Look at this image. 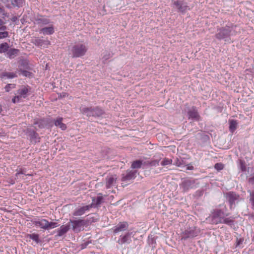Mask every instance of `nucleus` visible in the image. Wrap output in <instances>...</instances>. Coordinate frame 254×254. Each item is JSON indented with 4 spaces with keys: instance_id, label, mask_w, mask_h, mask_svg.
Returning <instances> with one entry per match:
<instances>
[{
    "instance_id": "1",
    "label": "nucleus",
    "mask_w": 254,
    "mask_h": 254,
    "mask_svg": "<svg viewBox=\"0 0 254 254\" xmlns=\"http://www.w3.org/2000/svg\"><path fill=\"white\" fill-rule=\"evenodd\" d=\"M235 34L233 27H225L218 30L215 37L218 40H224L225 42L230 43V37Z\"/></svg>"
},
{
    "instance_id": "2",
    "label": "nucleus",
    "mask_w": 254,
    "mask_h": 254,
    "mask_svg": "<svg viewBox=\"0 0 254 254\" xmlns=\"http://www.w3.org/2000/svg\"><path fill=\"white\" fill-rule=\"evenodd\" d=\"M88 50L87 46L83 43H76L70 48V54L73 58H78L83 56Z\"/></svg>"
},
{
    "instance_id": "3",
    "label": "nucleus",
    "mask_w": 254,
    "mask_h": 254,
    "mask_svg": "<svg viewBox=\"0 0 254 254\" xmlns=\"http://www.w3.org/2000/svg\"><path fill=\"white\" fill-rule=\"evenodd\" d=\"M229 215V214L226 212V207L221 209H216L211 213L212 220L215 224L220 223L223 219Z\"/></svg>"
},
{
    "instance_id": "4",
    "label": "nucleus",
    "mask_w": 254,
    "mask_h": 254,
    "mask_svg": "<svg viewBox=\"0 0 254 254\" xmlns=\"http://www.w3.org/2000/svg\"><path fill=\"white\" fill-rule=\"evenodd\" d=\"M81 112L83 114L89 117H99L104 113L103 111L98 107L95 108L83 107L81 109Z\"/></svg>"
},
{
    "instance_id": "5",
    "label": "nucleus",
    "mask_w": 254,
    "mask_h": 254,
    "mask_svg": "<svg viewBox=\"0 0 254 254\" xmlns=\"http://www.w3.org/2000/svg\"><path fill=\"white\" fill-rule=\"evenodd\" d=\"M199 230L195 227H190L186 229L182 233V239L187 240L197 236L199 233Z\"/></svg>"
},
{
    "instance_id": "6",
    "label": "nucleus",
    "mask_w": 254,
    "mask_h": 254,
    "mask_svg": "<svg viewBox=\"0 0 254 254\" xmlns=\"http://www.w3.org/2000/svg\"><path fill=\"white\" fill-rule=\"evenodd\" d=\"M173 7L178 12L185 13L189 10L187 3L183 0H176L172 1Z\"/></svg>"
},
{
    "instance_id": "7",
    "label": "nucleus",
    "mask_w": 254,
    "mask_h": 254,
    "mask_svg": "<svg viewBox=\"0 0 254 254\" xmlns=\"http://www.w3.org/2000/svg\"><path fill=\"white\" fill-rule=\"evenodd\" d=\"M135 234V232L134 231L128 232L126 233L124 235H121L120 236L118 243L120 245L123 244H129L132 241V238L134 237Z\"/></svg>"
},
{
    "instance_id": "8",
    "label": "nucleus",
    "mask_w": 254,
    "mask_h": 254,
    "mask_svg": "<svg viewBox=\"0 0 254 254\" xmlns=\"http://www.w3.org/2000/svg\"><path fill=\"white\" fill-rule=\"evenodd\" d=\"M225 196L226 199L229 202L231 209L234 207L235 204L239 201V195L234 192H228L226 193Z\"/></svg>"
},
{
    "instance_id": "9",
    "label": "nucleus",
    "mask_w": 254,
    "mask_h": 254,
    "mask_svg": "<svg viewBox=\"0 0 254 254\" xmlns=\"http://www.w3.org/2000/svg\"><path fill=\"white\" fill-rule=\"evenodd\" d=\"M69 223L71 224L72 230L75 232H79L83 230L85 224L84 220L82 219L70 220Z\"/></svg>"
},
{
    "instance_id": "10",
    "label": "nucleus",
    "mask_w": 254,
    "mask_h": 254,
    "mask_svg": "<svg viewBox=\"0 0 254 254\" xmlns=\"http://www.w3.org/2000/svg\"><path fill=\"white\" fill-rule=\"evenodd\" d=\"M137 171L128 170L125 173L122 174V181L125 183H129L135 179Z\"/></svg>"
},
{
    "instance_id": "11",
    "label": "nucleus",
    "mask_w": 254,
    "mask_h": 254,
    "mask_svg": "<svg viewBox=\"0 0 254 254\" xmlns=\"http://www.w3.org/2000/svg\"><path fill=\"white\" fill-rule=\"evenodd\" d=\"M32 43L35 46L41 48H47L50 44V42L49 40H43L38 37H35L32 39Z\"/></svg>"
},
{
    "instance_id": "12",
    "label": "nucleus",
    "mask_w": 254,
    "mask_h": 254,
    "mask_svg": "<svg viewBox=\"0 0 254 254\" xmlns=\"http://www.w3.org/2000/svg\"><path fill=\"white\" fill-rule=\"evenodd\" d=\"M194 184L195 182L193 180L185 179L182 181L180 186L183 191H187L190 189H192L194 187Z\"/></svg>"
},
{
    "instance_id": "13",
    "label": "nucleus",
    "mask_w": 254,
    "mask_h": 254,
    "mask_svg": "<svg viewBox=\"0 0 254 254\" xmlns=\"http://www.w3.org/2000/svg\"><path fill=\"white\" fill-rule=\"evenodd\" d=\"M30 89V87L28 86H22L17 90V94L21 99H24L29 95Z\"/></svg>"
},
{
    "instance_id": "14",
    "label": "nucleus",
    "mask_w": 254,
    "mask_h": 254,
    "mask_svg": "<svg viewBox=\"0 0 254 254\" xmlns=\"http://www.w3.org/2000/svg\"><path fill=\"white\" fill-rule=\"evenodd\" d=\"M128 226V225L127 222H120L113 228V231L115 233H118L120 232L125 231L127 229Z\"/></svg>"
},
{
    "instance_id": "15",
    "label": "nucleus",
    "mask_w": 254,
    "mask_h": 254,
    "mask_svg": "<svg viewBox=\"0 0 254 254\" xmlns=\"http://www.w3.org/2000/svg\"><path fill=\"white\" fill-rule=\"evenodd\" d=\"M33 223L35 226L40 228L44 230H47V220L45 219H41L38 220H34Z\"/></svg>"
},
{
    "instance_id": "16",
    "label": "nucleus",
    "mask_w": 254,
    "mask_h": 254,
    "mask_svg": "<svg viewBox=\"0 0 254 254\" xmlns=\"http://www.w3.org/2000/svg\"><path fill=\"white\" fill-rule=\"evenodd\" d=\"M71 227V224L70 223H67L65 225H63L61 226L58 230H57V235L59 237H61L66 234L68 230L70 229Z\"/></svg>"
},
{
    "instance_id": "17",
    "label": "nucleus",
    "mask_w": 254,
    "mask_h": 254,
    "mask_svg": "<svg viewBox=\"0 0 254 254\" xmlns=\"http://www.w3.org/2000/svg\"><path fill=\"white\" fill-rule=\"evenodd\" d=\"M92 205H87L77 209L73 213L74 216H81L84 214L86 211H88Z\"/></svg>"
},
{
    "instance_id": "18",
    "label": "nucleus",
    "mask_w": 254,
    "mask_h": 254,
    "mask_svg": "<svg viewBox=\"0 0 254 254\" xmlns=\"http://www.w3.org/2000/svg\"><path fill=\"white\" fill-rule=\"evenodd\" d=\"M3 4L8 8H10V0H0V14L3 16H7V13L4 12Z\"/></svg>"
},
{
    "instance_id": "19",
    "label": "nucleus",
    "mask_w": 254,
    "mask_h": 254,
    "mask_svg": "<svg viewBox=\"0 0 254 254\" xmlns=\"http://www.w3.org/2000/svg\"><path fill=\"white\" fill-rule=\"evenodd\" d=\"M106 187L109 189L115 186L117 178L116 176H109L106 179Z\"/></svg>"
},
{
    "instance_id": "20",
    "label": "nucleus",
    "mask_w": 254,
    "mask_h": 254,
    "mask_svg": "<svg viewBox=\"0 0 254 254\" xmlns=\"http://www.w3.org/2000/svg\"><path fill=\"white\" fill-rule=\"evenodd\" d=\"M189 118L193 121H198L199 116L195 108H192L188 112Z\"/></svg>"
},
{
    "instance_id": "21",
    "label": "nucleus",
    "mask_w": 254,
    "mask_h": 254,
    "mask_svg": "<svg viewBox=\"0 0 254 254\" xmlns=\"http://www.w3.org/2000/svg\"><path fill=\"white\" fill-rule=\"evenodd\" d=\"M39 32L44 35H51L54 32V27L52 24H50L49 26L41 28Z\"/></svg>"
},
{
    "instance_id": "22",
    "label": "nucleus",
    "mask_w": 254,
    "mask_h": 254,
    "mask_svg": "<svg viewBox=\"0 0 254 254\" xmlns=\"http://www.w3.org/2000/svg\"><path fill=\"white\" fill-rule=\"evenodd\" d=\"M27 171L25 168H20L19 169L16 170V173L15 175V180H18L19 178H21L22 179H24L23 177H21V175H24L26 176H32L31 174H26Z\"/></svg>"
},
{
    "instance_id": "23",
    "label": "nucleus",
    "mask_w": 254,
    "mask_h": 254,
    "mask_svg": "<svg viewBox=\"0 0 254 254\" xmlns=\"http://www.w3.org/2000/svg\"><path fill=\"white\" fill-rule=\"evenodd\" d=\"M25 3V0H10V8L11 7H22Z\"/></svg>"
},
{
    "instance_id": "24",
    "label": "nucleus",
    "mask_w": 254,
    "mask_h": 254,
    "mask_svg": "<svg viewBox=\"0 0 254 254\" xmlns=\"http://www.w3.org/2000/svg\"><path fill=\"white\" fill-rule=\"evenodd\" d=\"M16 76L15 73L11 72H3L0 74V77L3 79H12Z\"/></svg>"
},
{
    "instance_id": "25",
    "label": "nucleus",
    "mask_w": 254,
    "mask_h": 254,
    "mask_svg": "<svg viewBox=\"0 0 254 254\" xmlns=\"http://www.w3.org/2000/svg\"><path fill=\"white\" fill-rule=\"evenodd\" d=\"M146 162L142 160H136L133 161L131 164V168L139 169L145 165Z\"/></svg>"
},
{
    "instance_id": "26",
    "label": "nucleus",
    "mask_w": 254,
    "mask_h": 254,
    "mask_svg": "<svg viewBox=\"0 0 254 254\" xmlns=\"http://www.w3.org/2000/svg\"><path fill=\"white\" fill-rule=\"evenodd\" d=\"M63 120L62 118H58L55 121V125L64 130L66 128V126L65 124L62 123Z\"/></svg>"
},
{
    "instance_id": "27",
    "label": "nucleus",
    "mask_w": 254,
    "mask_h": 254,
    "mask_svg": "<svg viewBox=\"0 0 254 254\" xmlns=\"http://www.w3.org/2000/svg\"><path fill=\"white\" fill-rule=\"evenodd\" d=\"M103 200V198L102 196H98L96 198L92 199V203L90 205H92V207H95L100 205L102 202Z\"/></svg>"
},
{
    "instance_id": "28",
    "label": "nucleus",
    "mask_w": 254,
    "mask_h": 254,
    "mask_svg": "<svg viewBox=\"0 0 254 254\" xmlns=\"http://www.w3.org/2000/svg\"><path fill=\"white\" fill-rule=\"evenodd\" d=\"M229 122V130L232 133H233L237 128L238 122L237 121L234 120H230Z\"/></svg>"
},
{
    "instance_id": "29",
    "label": "nucleus",
    "mask_w": 254,
    "mask_h": 254,
    "mask_svg": "<svg viewBox=\"0 0 254 254\" xmlns=\"http://www.w3.org/2000/svg\"><path fill=\"white\" fill-rule=\"evenodd\" d=\"M18 52V50L12 48L10 49L9 50L8 49L6 54L8 57L12 59L17 55Z\"/></svg>"
},
{
    "instance_id": "30",
    "label": "nucleus",
    "mask_w": 254,
    "mask_h": 254,
    "mask_svg": "<svg viewBox=\"0 0 254 254\" xmlns=\"http://www.w3.org/2000/svg\"><path fill=\"white\" fill-rule=\"evenodd\" d=\"M174 164L180 167H183L186 166L185 160L182 158H176Z\"/></svg>"
},
{
    "instance_id": "31",
    "label": "nucleus",
    "mask_w": 254,
    "mask_h": 254,
    "mask_svg": "<svg viewBox=\"0 0 254 254\" xmlns=\"http://www.w3.org/2000/svg\"><path fill=\"white\" fill-rule=\"evenodd\" d=\"M234 218L233 217H230L228 218H226V217H225L223 219L221 223H224L231 226L234 224Z\"/></svg>"
},
{
    "instance_id": "32",
    "label": "nucleus",
    "mask_w": 254,
    "mask_h": 254,
    "mask_svg": "<svg viewBox=\"0 0 254 254\" xmlns=\"http://www.w3.org/2000/svg\"><path fill=\"white\" fill-rule=\"evenodd\" d=\"M27 237L35 241L37 244L39 243L40 242L39 235L37 234L32 233L30 234H28Z\"/></svg>"
},
{
    "instance_id": "33",
    "label": "nucleus",
    "mask_w": 254,
    "mask_h": 254,
    "mask_svg": "<svg viewBox=\"0 0 254 254\" xmlns=\"http://www.w3.org/2000/svg\"><path fill=\"white\" fill-rule=\"evenodd\" d=\"M9 45L7 43H3L0 44V53L7 52Z\"/></svg>"
},
{
    "instance_id": "34",
    "label": "nucleus",
    "mask_w": 254,
    "mask_h": 254,
    "mask_svg": "<svg viewBox=\"0 0 254 254\" xmlns=\"http://www.w3.org/2000/svg\"><path fill=\"white\" fill-rule=\"evenodd\" d=\"M250 193V202L252 205V207L254 209V191L249 190L248 191Z\"/></svg>"
},
{
    "instance_id": "35",
    "label": "nucleus",
    "mask_w": 254,
    "mask_h": 254,
    "mask_svg": "<svg viewBox=\"0 0 254 254\" xmlns=\"http://www.w3.org/2000/svg\"><path fill=\"white\" fill-rule=\"evenodd\" d=\"M59 226V225L57 222H49L47 220V230L52 229L56 228V227H58Z\"/></svg>"
},
{
    "instance_id": "36",
    "label": "nucleus",
    "mask_w": 254,
    "mask_h": 254,
    "mask_svg": "<svg viewBox=\"0 0 254 254\" xmlns=\"http://www.w3.org/2000/svg\"><path fill=\"white\" fill-rule=\"evenodd\" d=\"M38 23L42 25H48L51 23L49 19L46 18H42L38 19Z\"/></svg>"
},
{
    "instance_id": "37",
    "label": "nucleus",
    "mask_w": 254,
    "mask_h": 254,
    "mask_svg": "<svg viewBox=\"0 0 254 254\" xmlns=\"http://www.w3.org/2000/svg\"><path fill=\"white\" fill-rule=\"evenodd\" d=\"M172 163V160L171 159L165 158L163 159V160L161 162V165L162 166H167L168 165H171Z\"/></svg>"
},
{
    "instance_id": "38",
    "label": "nucleus",
    "mask_w": 254,
    "mask_h": 254,
    "mask_svg": "<svg viewBox=\"0 0 254 254\" xmlns=\"http://www.w3.org/2000/svg\"><path fill=\"white\" fill-rule=\"evenodd\" d=\"M145 165L149 166H156L159 165V160H155L151 161H147L145 162Z\"/></svg>"
},
{
    "instance_id": "39",
    "label": "nucleus",
    "mask_w": 254,
    "mask_h": 254,
    "mask_svg": "<svg viewBox=\"0 0 254 254\" xmlns=\"http://www.w3.org/2000/svg\"><path fill=\"white\" fill-rule=\"evenodd\" d=\"M29 136L32 139H35V141H37V140L39 139L38 138V134L34 131H30L29 133Z\"/></svg>"
},
{
    "instance_id": "40",
    "label": "nucleus",
    "mask_w": 254,
    "mask_h": 254,
    "mask_svg": "<svg viewBox=\"0 0 254 254\" xmlns=\"http://www.w3.org/2000/svg\"><path fill=\"white\" fill-rule=\"evenodd\" d=\"M15 87V84H8L5 87V90L6 92H9L11 89H13Z\"/></svg>"
},
{
    "instance_id": "41",
    "label": "nucleus",
    "mask_w": 254,
    "mask_h": 254,
    "mask_svg": "<svg viewBox=\"0 0 254 254\" xmlns=\"http://www.w3.org/2000/svg\"><path fill=\"white\" fill-rule=\"evenodd\" d=\"M214 168L218 171L221 170L224 168V165L221 163H216L215 165Z\"/></svg>"
},
{
    "instance_id": "42",
    "label": "nucleus",
    "mask_w": 254,
    "mask_h": 254,
    "mask_svg": "<svg viewBox=\"0 0 254 254\" xmlns=\"http://www.w3.org/2000/svg\"><path fill=\"white\" fill-rule=\"evenodd\" d=\"M8 37V33L7 31L0 32V39Z\"/></svg>"
},
{
    "instance_id": "43",
    "label": "nucleus",
    "mask_w": 254,
    "mask_h": 254,
    "mask_svg": "<svg viewBox=\"0 0 254 254\" xmlns=\"http://www.w3.org/2000/svg\"><path fill=\"white\" fill-rule=\"evenodd\" d=\"M21 99L20 97L17 95L12 99V101L13 103H15L18 102Z\"/></svg>"
},
{
    "instance_id": "44",
    "label": "nucleus",
    "mask_w": 254,
    "mask_h": 254,
    "mask_svg": "<svg viewBox=\"0 0 254 254\" xmlns=\"http://www.w3.org/2000/svg\"><path fill=\"white\" fill-rule=\"evenodd\" d=\"M249 183H250L252 184H254V176L252 177H251L249 179Z\"/></svg>"
},
{
    "instance_id": "45",
    "label": "nucleus",
    "mask_w": 254,
    "mask_h": 254,
    "mask_svg": "<svg viewBox=\"0 0 254 254\" xmlns=\"http://www.w3.org/2000/svg\"><path fill=\"white\" fill-rule=\"evenodd\" d=\"M193 169V167L191 165H189L187 167V170H192Z\"/></svg>"
},
{
    "instance_id": "46",
    "label": "nucleus",
    "mask_w": 254,
    "mask_h": 254,
    "mask_svg": "<svg viewBox=\"0 0 254 254\" xmlns=\"http://www.w3.org/2000/svg\"><path fill=\"white\" fill-rule=\"evenodd\" d=\"M6 27L5 26H3V25H1V26H0V30H1V31H4L6 29Z\"/></svg>"
},
{
    "instance_id": "47",
    "label": "nucleus",
    "mask_w": 254,
    "mask_h": 254,
    "mask_svg": "<svg viewBox=\"0 0 254 254\" xmlns=\"http://www.w3.org/2000/svg\"><path fill=\"white\" fill-rule=\"evenodd\" d=\"M242 242H243V241L241 239H239V240H237V246L240 245L241 244H242Z\"/></svg>"
},
{
    "instance_id": "48",
    "label": "nucleus",
    "mask_w": 254,
    "mask_h": 254,
    "mask_svg": "<svg viewBox=\"0 0 254 254\" xmlns=\"http://www.w3.org/2000/svg\"><path fill=\"white\" fill-rule=\"evenodd\" d=\"M23 73L26 76H28L29 74V72L26 71H24Z\"/></svg>"
},
{
    "instance_id": "49",
    "label": "nucleus",
    "mask_w": 254,
    "mask_h": 254,
    "mask_svg": "<svg viewBox=\"0 0 254 254\" xmlns=\"http://www.w3.org/2000/svg\"><path fill=\"white\" fill-rule=\"evenodd\" d=\"M17 19V18L16 16H14L12 18V21L15 22Z\"/></svg>"
},
{
    "instance_id": "50",
    "label": "nucleus",
    "mask_w": 254,
    "mask_h": 254,
    "mask_svg": "<svg viewBox=\"0 0 254 254\" xmlns=\"http://www.w3.org/2000/svg\"><path fill=\"white\" fill-rule=\"evenodd\" d=\"M4 23L2 19H0V26L2 25Z\"/></svg>"
},
{
    "instance_id": "51",
    "label": "nucleus",
    "mask_w": 254,
    "mask_h": 254,
    "mask_svg": "<svg viewBox=\"0 0 254 254\" xmlns=\"http://www.w3.org/2000/svg\"><path fill=\"white\" fill-rule=\"evenodd\" d=\"M1 109L0 108V113L1 112Z\"/></svg>"
}]
</instances>
